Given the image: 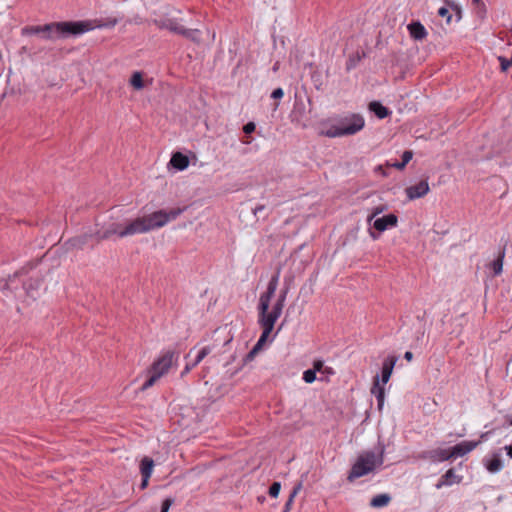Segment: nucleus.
I'll return each instance as SVG.
<instances>
[{"label": "nucleus", "instance_id": "21", "mask_svg": "<svg viewBox=\"0 0 512 512\" xmlns=\"http://www.w3.org/2000/svg\"><path fill=\"white\" fill-rule=\"evenodd\" d=\"M51 27L50 26H25L21 29V34L23 36H28V35H36V34H39L41 33V31H48L50 30Z\"/></svg>", "mask_w": 512, "mask_h": 512}, {"label": "nucleus", "instance_id": "5", "mask_svg": "<svg viewBox=\"0 0 512 512\" xmlns=\"http://www.w3.org/2000/svg\"><path fill=\"white\" fill-rule=\"evenodd\" d=\"M477 443L472 441H463L459 444H456L453 447H449L446 449H438L435 451V456L438 460L444 461L449 460L451 458L462 457L465 454L469 453L476 447Z\"/></svg>", "mask_w": 512, "mask_h": 512}, {"label": "nucleus", "instance_id": "42", "mask_svg": "<svg viewBox=\"0 0 512 512\" xmlns=\"http://www.w3.org/2000/svg\"><path fill=\"white\" fill-rule=\"evenodd\" d=\"M454 477V473H453V470L450 469L448 470L443 476H442V480H451V478Z\"/></svg>", "mask_w": 512, "mask_h": 512}, {"label": "nucleus", "instance_id": "16", "mask_svg": "<svg viewBox=\"0 0 512 512\" xmlns=\"http://www.w3.org/2000/svg\"><path fill=\"white\" fill-rule=\"evenodd\" d=\"M159 27L167 29L176 34H181V31L184 28V26L181 25V23L174 18H166L159 21Z\"/></svg>", "mask_w": 512, "mask_h": 512}, {"label": "nucleus", "instance_id": "19", "mask_svg": "<svg viewBox=\"0 0 512 512\" xmlns=\"http://www.w3.org/2000/svg\"><path fill=\"white\" fill-rule=\"evenodd\" d=\"M89 22L91 23L92 30L94 28H113L118 23V19L115 17H108L106 19H98Z\"/></svg>", "mask_w": 512, "mask_h": 512}, {"label": "nucleus", "instance_id": "7", "mask_svg": "<svg viewBox=\"0 0 512 512\" xmlns=\"http://www.w3.org/2000/svg\"><path fill=\"white\" fill-rule=\"evenodd\" d=\"M340 125L345 136L354 135L364 128L365 121L360 114H351L341 119Z\"/></svg>", "mask_w": 512, "mask_h": 512}, {"label": "nucleus", "instance_id": "23", "mask_svg": "<svg viewBox=\"0 0 512 512\" xmlns=\"http://www.w3.org/2000/svg\"><path fill=\"white\" fill-rule=\"evenodd\" d=\"M486 468L490 472H497L502 468V460L499 455H494L486 462Z\"/></svg>", "mask_w": 512, "mask_h": 512}, {"label": "nucleus", "instance_id": "22", "mask_svg": "<svg viewBox=\"0 0 512 512\" xmlns=\"http://www.w3.org/2000/svg\"><path fill=\"white\" fill-rule=\"evenodd\" d=\"M91 237H95V233H85L83 235L74 237L70 240V244L76 248H82Z\"/></svg>", "mask_w": 512, "mask_h": 512}, {"label": "nucleus", "instance_id": "56", "mask_svg": "<svg viewBox=\"0 0 512 512\" xmlns=\"http://www.w3.org/2000/svg\"><path fill=\"white\" fill-rule=\"evenodd\" d=\"M510 425H512V419L510 420Z\"/></svg>", "mask_w": 512, "mask_h": 512}, {"label": "nucleus", "instance_id": "8", "mask_svg": "<svg viewBox=\"0 0 512 512\" xmlns=\"http://www.w3.org/2000/svg\"><path fill=\"white\" fill-rule=\"evenodd\" d=\"M430 191L429 183L427 180H421L415 185H411L405 189V193L409 200L422 198Z\"/></svg>", "mask_w": 512, "mask_h": 512}, {"label": "nucleus", "instance_id": "13", "mask_svg": "<svg viewBox=\"0 0 512 512\" xmlns=\"http://www.w3.org/2000/svg\"><path fill=\"white\" fill-rule=\"evenodd\" d=\"M371 393L373 395H375L377 402H378V408H379V410H381L384 405L385 389H384V386L380 385V379H379L378 375H376L374 377L373 387L371 388Z\"/></svg>", "mask_w": 512, "mask_h": 512}, {"label": "nucleus", "instance_id": "41", "mask_svg": "<svg viewBox=\"0 0 512 512\" xmlns=\"http://www.w3.org/2000/svg\"><path fill=\"white\" fill-rule=\"evenodd\" d=\"M210 352L211 348L209 346H205L199 351L198 355L204 359Z\"/></svg>", "mask_w": 512, "mask_h": 512}, {"label": "nucleus", "instance_id": "14", "mask_svg": "<svg viewBox=\"0 0 512 512\" xmlns=\"http://www.w3.org/2000/svg\"><path fill=\"white\" fill-rule=\"evenodd\" d=\"M153 468H154L153 459L148 456L143 457L140 462V466H139L142 480H149V478L152 475Z\"/></svg>", "mask_w": 512, "mask_h": 512}, {"label": "nucleus", "instance_id": "6", "mask_svg": "<svg viewBox=\"0 0 512 512\" xmlns=\"http://www.w3.org/2000/svg\"><path fill=\"white\" fill-rule=\"evenodd\" d=\"M259 310V324L263 329V332L260 336V343H265L269 335L271 334L275 322L279 318L278 315L274 314L272 311L269 312V308H266L263 311L261 303L258 305Z\"/></svg>", "mask_w": 512, "mask_h": 512}, {"label": "nucleus", "instance_id": "17", "mask_svg": "<svg viewBox=\"0 0 512 512\" xmlns=\"http://www.w3.org/2000/svg\"><path fill=\"white\" fill-rule=\"evenodd\" d=\"M180 35L195 44H200L202 41V32L199 29H187L184 27Z\"/></svg>", "mask_w": 512, "mask_h": 512}, {"label": "nucleus", "instance_id": "24", "mask_svg": "<svg viewBox=\"0 0 512 512\" xmlns=\"http://www.w3.org/2000/svg\"><path fill=\"white\" fill-rule=\"evenodd\" d=\"M322 134L329 138L345 136L344 131L340 124L330 126L326 131L322 132Z\"/></svg>", "mask_w": 512, "mask_h": 512}, {"label": "nucleus", "instance_id": "46", "mask_svg": "<svg viewBox=\"0 0 512 512\" xmlns=\"http://www.w3.org/2000/svg\"><path fill=\"white\" fill-rule=\"evenodd\" d=\"M193 367L194 366H192V364L191 365L187 364L185 366L184 370L182 371L181 376H184L185 374H187Z\"/></svg>", "mask_w": 512, "mask_h": 512}, {"label": "nucleus", "instance_id": "32", "mask_svg": "<svg viewBox=\"0 0 512 512\" xmlns=\"http://www.w3.org/2000/svg\"><path fill=\"white\" fill-rule=\"evenodd\" d=\"M281 490V482H272V485L269 488V495L271 497H277Z\"/></svg>", "mask_w": 512, "mask_h": 512}, {"label": "nucleus", "instance_id": "29", "mask_svg": "<svg viewBox=\"0 0 512 512\" xmlns=\"http://www.w3.org/2000/svg\"><path fill=\"white\" fill-rule=\"evenodd\" d=\"M387 210V206L386 205H378L376 207H373L371 209V214L368 216L367 218V221L368 223H371V221L379 214L383 213L384 211Z\"/></svg>", "mask_w": 512, "mask_h": 512}, {"label": "nucleus", "instance_id": "34", "mask_svg": "<svg viewBox=\"0 0 512 512\" xmlns=\"http://www.w3.org/2000/svg\"><path fill=\"white\" fill-rule=\"evenodd\" d=\"M264 343H260V338L258 339L256 345L253 347V349L246 355L245 362L252 360L254 355L257 353V351L262 347Z\"/></svg>", "mask_w": 512, "mask_h": 512}, {"label": "nucleus", "instance_id": "43", "mask_svg": "<svg viewBox=\"0 0 512 512\" xmlns=\"http://www.w3.org/2000/svg\"><path fill=\"white\" fill-rule=\"evenodd\" d=\"M265 209V206L264 205H257L254 209H253V214L255 216H257L260 212H262L263 210Z\"/></svg>", "mask_w": 512, "mask_h": 512}, {"label": "nucleus", "instance_id": "45", "mask_svg": "<svg viewBox=\"0 0 512 512\" xmlns=\"http://www.w3.org/2000/svg\"><path fill=\"white\" fill-rule=\"evenodd\" d=\"M287 291H288L287 289L283 290V291L281 292V294L279 295L278 300H280V301H282V302H284V303H285L286 295H287Z\"/></svg>", "mask_w": 512, "mask_h": 512}, {"label": "nucleus", "instance_id": "51", "mask_svg": "<svg viewBox=\"0 0 512 512\" xmlns=\"http://www.w3.org/2000/svg\"><path fill=\"white\" fill-rule=\"evenodd\" d=\"M505 449L507 450L508 456L512 458V445L506 446Z\"/></svg>", "mask_w": 512, "mask_h": 512}, {"label": "nucleus", "instance_id": "37", "mask_svg": "<svg viewBox=\"0 0 512 512\" xmlns=\"http://www.w3.org/2000/svg\"><path fill=\"white\" fill-rule=\"evenodd\" d=\"M284 307V302L277 300L272 308V312L280 317Z\"/></svg>", "mask_w": 512, "mask_h": 512}, {"label": "nucleus", "instance_id": "54", "mask_svg": "<svg viewBox=\"0 0 512 512\" xmlns=\"http://www.w3.org/2000/svg\"><path fill=\"white\" fill-rule=\"evenodd\" d=\"M475 4H478L481 2V0H472Z\"/></svg>", "mask_w": 512, "mask_h": 512}, {"label": "nucleus", "instance_id": "44", "mask_svg": "<svg viewBox=\"0 0 512 512\" xmlns=\"http://www.w3.org/2000/svg\"><path fill=\"white\" fill-rule=\"evenodd\" d=\"M287 291H288L287 289L283 290V291L281 292V294L279 295L278 300H280V301H282V302H284V303H285L286 295H287Z\"/></svg>", "mask_w": 512, "mask_h": 512}, {"label": "nucleus", "instance_id": "28", "mask_svg": "<svg viewBox=\"0 0 512 512\" xmlns=\"http://www.w3.org/2000/svg\"><path fill=\"white\" fill-rule=\"evenodd\" d=\"M504 252L500 253L497 259L492 262V269L495 275H499L503 269Z\"/></svg>", "mask_w": 512, "mask_h": 512}, {"label": "nucleus", "instance_id": "27", "mask_svg": "<svg viewBox=\"0 0 512 512\" xmlns=\"http://www.w3.org/2000/svg\"><path fill=\"white\" fill-rule=\"evenodd\" d=\"M130 84L137 90H140L144 87L142 74L140 72L133 73Z\"/></svg>", "mask_w": 512, "mask_h": 512}, {"label": "nucleus", "instance_id": "25", "mask_svg": "<svg viewBox=\"0 0 512 512\" xmlns=\"http://www.w3.org/2000/svg\"><path fill=\"white\" fill-rule=\"evenodd\" d=\"M302 488V482H298L292 489V491L290 492V495H289V498L288 500L286 501V504L284 506V510L283 512H289L290 509H291V505L293 503V499L294 497L297 495V493L301 490Z\"/></svg>", "mask_w": 512, "mask_h": 512}, {"label": "nucleus", "instance_id": "47", "mask_svg": "<svg viewBox=\"0 0 512 512\" xmlns=\"http://www.w3.org/2000/svg\"><path fill=\"white\" fill-rule=\"evenodd\" d=\"M404 358H405L407 361H411V360H412V358H413V353H412V352H410V351L405 352V354H404Z\"/></svg>", "mask_w": 512, "mask_h": 512}, {"label": "nucleus", "instance_id": "36", "mask_svg": "<svg viewBox=\"0 0 512 512\" xmlns=\"http://www.w3.org/2000/svg\"><path fill=\"white\" fill-rule=\"evenodd\" d=\"M174 501L175 500L172 497H167L166 499H164L161 505L160 512H168Z\"/></svg>", "mask_w": 512, "mask_h": 512}, {"label": "nucleus", "instance_id": "39", "mask_svg": "<svg viewBox=\"0 0 512 512\" xmlns=\"http://www.w3.org/2000/svg\"><path fill=\"white\" fill-rule=\"evenodd\" d=\"M284 95V91L282 88H276L272 94H271V98L273 99H281Z\"/></svg>", "mask_w": 512, "mask_h": 512}, {"label": "nucleus", "instance_id": "9", "mask_svg": "<svg viewBox=\"0 0 512 512\" xmlns=\"http://www.w3.org/2000/svg\"><path fill=\"white\" fill-rule=\"evenodd\" d=\"M278 279H279L278 273L276 275L272 276L267 285L266 292L261 294V296L259 298V303H261L263 311H265L266 308H269L270 301L277 290Z\"/></svg>", "mask_w": 512, "mask_h": 512}, {"label": "nucleus", "instance_id": "20", "mask_svg": "<svg viewBox=\"0 0 512 512\" xmlns=\"http://www.w3.org/2000/svg\"><path fill=\"white\" fill-rule=\"evenodd\" d=\"M390 501L391 496L389 494L383 493L374 496L370 501V505L374 508H381L387 506Z\"/></svg>", "mask_w": 512, "mask_h": 512}, {"label": "nucleus", "instance_id": "15", "mask_svg": "<svg viewBox=\"0 0 512 512\" xmlns=\"http://www.w3.org/2000/svg\"><path fill=\"white\" fill-rule=\"evenodd\" d=\"M170 164L177 170L183 171L189 165V158L181 152H175L171 159Z\"/></svg>", "mask_w": 512, "mask_h": 512}, {"label": "nucleus", "instance_id": "10", "mask_svg": "<svg viewBox=\"0 0 512 512\" xmlns=\"http://www.w3.org/2000/svg\"><path fill=\"white\" fill-rule=\"evenodd\" d=\"M397 223L398 217L395 214H389L375 219L372 225L378 232H384L390 227H396Z\"/></svg>", "mask_w": 512, "mask_h": 512}, {"label": "nucleus", "instance_id": "40", "mask_svg": "<svg viewBox=\"0 0 512 512\" xmlns=\"http://www.w3.org/2000/svg\"><path fill=\"white\" fill-rule=\"evenodd\" d=\"M323 366H324L323 361L316 360L313 363V370H315V372H320L322 370Z\"/></svg>", "mask_w": 512, "mask_h": 512}, {"label": "nucleus", "instance_id": "11", "mask_svg": "<svg viewBox=\"0 0 512 512\" xmlns=\"http://www.w3.org/2000/svg\"><path fill=\"white\" fill-rule=\"evenodd\" d=\"M411 38L416 41L424 40L428 33L426 28L419 21H413L407 25Z\"/></svg>", "mask_w": 512, "mask_h": 512}, {"label": "nucleus", "instance_id": "49", "mask_svg": "<svg viewBox=\"0 0 512 512\" xmlns=\"http://www.w3.org/2000/svg\"><path fill=\"white\" fill-rule=\"evenodd\" d=\"M149 483L150 482H140L139 489L145 490L148 487Z\"/></svg>", "mask_w": 512, "mask_h": 512}, {"label": "nucleus", "instance_id": "2", "mask_svg": "<svg viewBox=\"0 0 512 512\" xmlns=\"http://www.w3.org/2000/svg\"><path fill=\"white\" fill-rule=\"evenodd\" d=\"M50 26L48 31H41L40 35L46 40H55L57 38H65L69 35H80L85 32L91 31L92 26L90 22L85 21H68V22H53L45 24Z\"/></svg>", "mask_w": 512, "mask_h": 512}, {"label": "nucleus", "instance_id": "3", "mask_svg": "<svg viewBox=\"0 0 512 512\" xmlns=\"http://www.w3.org/2000/svg\"><path fill=\"white\" fill-rule=\"evenodd\" d=\"M383 453L384 448L378 447L374 451H365L360 454L352 466L348 480L365 476L377 466H380L383 462Z\"/></svg>", "mask_w": 512, "mask_h": 512}, {"label": "nucleus", "instance_id": "18", "mask_svg": "<svg viewBox=\"0 0 512 512\" xmlns=\"http://www.w3.org/2000/svg\"><path fill=\"white\" fill-rule=\"evenodd\" d=\"M369 110L372 111L379 119H384L385 117H387L390 113V111L388 110V108H386L385 106H383L380 102L378 101H372L370 104H369Z\"/></svg>", "mask_w": 512, "mask_h": 512}, {"label": "nucleus", "instance_id": "48", "mask_svg": "<svg viewBox=\"0 0 512 512\" xmlns=\"http://www.w3.org/2000/svg\"><path fill=\"white\" fill-rule=\"evenodd\" d=\"M453 483H454V482H446V481L438 482V483L436 484V488H437V489H439V488H441L443 485H451V484H453Z\"/></svg>", "mask_w": 512, "mask_h": 512}, {"label": "nucleus", "instance_id": "31", "mask_svg": "<svg viewBox=\"0 0 512 512\" xmlns=\"http://www.w3.org/2000/svg\"><path fill=\"white\" fill-rule=\"evenodd\" d=\"M446 3L451 8V10L455 12L456 20L459 21L462 17L461 7L452 1H447Z\"/></svg>", "mask_w": 512, "mask_h": 512}, {"label": "nucleus", "instance_id": "53", "mask_svg": "<svg viewBox=\"0 0 512 512\" xmlns=\"http://www.w3.org/2000/svg\"><path fill=\"white\" fill-rule=\"evenodd\" d=\"M257 500L260 502V503H263L264 500H265V496H258Z\"/></svg>", "mask_w": 512, "mask_h": 512}, {"label": "nucleus", "instance_id": "12", "mask_svg": "<svg viewBox=\"0 0 512 512\" xmlns=\"http://www.w3.org/2000/svg\"><path fill=\"white\" fill-rule=\"evenodd\" d=\"M397 360L398 359L395 356H389L384 360L381 374V381L383 384H386L389 381Z\"/></svg>", "mask_w": 512, "mask_h": 512}, {"label": "nucleus", "instance_id": "1", "mask_svg": "<svg viewBox=\"0 0 512 512\" xmlns=\"http://www.w3.org/2000/svg\"><path fill=\"white\" fill-rule=\"evenodd\" d=\"M183 212L180 208L171 209L169 212L164 210L156 211L152 214L138 217L126 223H110L103 231L97 230L95 238L98 242L117 235L120 238L142 234L151 230L163 227L169 221L175 220Z\"/></svg>", "mask_w": 512, "mask_h": 512}, {"label": "nucleus", "instance_id": "52", "mask_svg": "<svg viewBox=\"0 0 512 512\" xmlns=\"http://www.w3.org/2000/svg\"><path fill=\"white\" fill-rule=\"evenodd\" d=\"M370 236L373 238V239H377L378 238V235L375 234L373 231H370Z\"/></svg>", "mask_w": 512, "mask_h": 512}, {"label": "nucleus", "instance_id": "38", "mask_svg": "<svg viewBox=\"0 0 512 512\" xmlns=\"http://www.w3.org/2000/svg\"><path fill=\"white\" fill-rule=\"evenodd\" d=\"M255 128H256V125L254 122H248L246 125H244L243 131L246 134H250L255 131Z\"/></svg>", "mask_w": 512, "mask_h": 512}, {"label": "nucleus", "instance_id": "50", "mask_svg": "<svg viewBox=\"0 0 512 512\" xmlns=\"http://www.w3.org/2000/svg\"><path fill=\"white\" fill-rule=\"evenodd\" d=\"M202 360H203V359H202V357H200L199 355H197V357H196L195 361L192 363V366H194V367H195V366H196V365H198Z\"/></svg>", "mask_w": 512, "mask_h": 512}, {"label": "nucleus", "instance_id": "33", "mask_svg": "<svg viewBox=\"0 0 512 512\" xmlns=\"http://www.w3.org/2000/svg\"><path fill=\"white\" fill-rule=\"evenodd\" d=\"M498 60L500 62L501 70L503 72L507 71L512 66L511 59H507L503 56H499Z\"/></svg>", "mask_w": 512, "mask_h": 512}, {"label": "nucleus", "instance_id": "55", "mask_svg": "<svg viewBox=\"0 0 512 512\" xmlns=\"http://www.w3.org/2000/svg\"><path fill=\"white\" fill-rule=\"evenodd\" d=\"M22 51L27 52V47L26 46L22 47Z\"/></svg>", "mask_w": 512, "mask_h": 512}, {"label": "nucleus", "instance_id": "30", "mask_svg": "<svg viewBox=\"0 0 512 512\" xmlns=\"http://www.w3.org/2000/svg\"><path fill=\"white\" fill-rule=\"evenodd\" d=\"M316 379V372L313 369L305 370L303 373V380L306 383H313Z\"/></svg>", "mask_w": 512, "mask_h": 512}, {"label": "nucleus", "instance_id": "35", "mask_svg": "<svg viewBox=\"0 0 512 512\" xmlns=\"http://www.w3.org/2000/svg\"><path fill=\"white\" fill-rule=\"evenodd\" d=\"M438 15L440 17L446 18L447 24L451 22L452 15L450 14L449 9L447 7L439 8Z\"/></svg>", "mask_w": 512, "mask_h": 512}, {"label": "nucleus", "instance_id": "4", "mask_svg": "<svg viewBox=\"0 0 512 512\" xmlns=\"http://www.w3.org/2000/svg\"><path fill=\"white\" fill-rule=\"evenodd\" d=\"M175 354L174 352L168 351L158 358L150 369L149 378L143 383L141 390L145 391L152 387L156 381L168 372L172 364L174 363Z\"/></svg>", "mask_w": 512, "mask_h": 512}, {"label": "nucleus", "instance_id": "26", "mask_svg": "<svg viewBox=\"0 0 512 512\" xmlns=\"http://www.w3.org/2000/svg\"><path fill=\"white\" fill-rule=\"evenodd\" d=\"M412 157H413V152L410 150H406L402 154L403 162H395V163L391 164V166L398 170H402L409 163V161L412 159Z\"/></svg>", "mask_w": 512, "mask_h": 512}]
</instances>
